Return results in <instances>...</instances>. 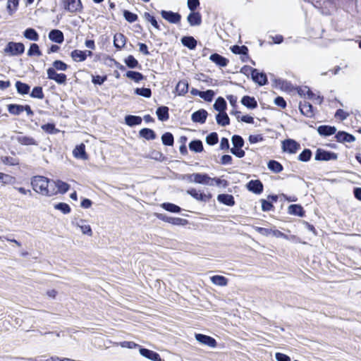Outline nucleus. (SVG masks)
I'll return each mask as SVG.
<instances>
[{
	"label": "nucleus",
	"instance_id": "1",
	"mask_svg": "<svg viewBox=\"0 0 361 361\" xmlns=\"http://www.w3.org/2000/svg\"><path fill=\"white\" fill-rule=\"evenodd\" d=\"M32 189L37 193L44 196H52L54 189L51 188V180L42 176H34L31 180Z\"/></svg>",
	"mask_w": 361,
	"mask_h": 361
},
{
	"label": "nucleus",
	"instance_id": "2",
	"mask_svg": "<svg viewBox=\"0 0 361 361\" xmlns=\"http://www.w3.org/2000/svg\"><path fill=\"white\" fill-rule=\"evenodd\" d=\"M194 180L195 183L207 185L210 186L214 185V184L216 185H220L221 184L224 185H226V180L216 178H212L205 173H195Z\"/></svg>",
	"mask_w": 361,
	"mask_h": 361
},
{
	"label": "nucleus",
	"instance_id": "3",
	"mask_svg": "<svg viewBox=\"0 0 361 361\" xmlns=\"http://www.w3.org/2000/svg\"><path fill=\"white\" fill-rule=\"evenodd\" d=\"M25 51V46L21 42H8L4 49V53L8 56H18Z\"/></svg>",
	"mask_w": 361,
	"mask_h": 361
},
{
	"label": "nucleus",
	"instance_id": "4",
	"mask_svg": "<svg viewBox=\"0 0 361 361\" xmlns=\"http://www.w3.org/2000/svg\"><path fill=\"white\" fill-rule=\"evenodd\" d=\"M47 78L53 80L58 84L62 85L66 82L67 77L63 73H57L54 68H49L47 71Z\"/></svg>",
	"mask_w": 361,
	"mask_h": 361
},
{
	"label": "nucleus",
	"instance_id": "5",
	"mask_svg": "<svg viewBox=\"0 0 361 361\" xmlns=\"http://www.w3.org/2000/svg\"><path fill=\"white\" fill-rule=\"evenodd\" d=\"M62 4L64 9L71 13L79 11L82 8L80 0H63Z\"/></svg>",
	"mask_w": 361,
	"mask_h": 361
},
{
	"label": "nucleus",
	"instance_id": "6",
	"mask_svg": "<svg viewBox=\"0 0 361 361\" xmlns=\"http://www.w3.org/2000/svg\"><path fill=\"white\" fill-rule=\"evenodd\" d=\"M282 148L284 152L290 154H295L300 148V145L296 141L288 139L283 142Z\"/></svg>",
	"mask_w": 361,
	"mask_h": 361
},
{
	"label": "nucleus",
	"instance_id": "7",
	"mask_svg": "<svg viewBox=\"0 0 361 361\" xmlns=\"http://www.w3.org/2000/svg\"><path fill=\"white\" fill-rule=\"evenodd\" d=\"M161 17L167 20L170 23L177 24L181 20V16L178 13H175L171 11H164L162 10L161 11Z\"/></svg>",
	"mask_w": 361,
	"mask_h": 361
},
{
	"label": "nucleus",
	"instance_id": "8",
	"mask_svg": "<svg viewBox=\"0 0 361 361\" xmlns=\"http://www.w3.org/2000/svg\"><path fill=\"white\" fill-rule=\"evenodd\" d=\"M195 337L199 343L210 348H215L217 345L216 340L211 336L202 334H195Z\"/></svg>",
	"mask_w": 361,
	"mask_h": 361
},
{
	"label": "nucleus",
	"instance_id": "9",
	"mask_svg": "<svg viewBox=\"0 0 361 361\" xmlns=\"http://www.w3.org/2000/svg\"><path fill=\"white\" fill-rule=\"evenodd\" d=\"M51 188L54 189L53 195H56L57 193H66L70 186L68 183L61 181V180H51Z\"/></svg>",
	"mask_w": 361,
	"mask_h": 361
},
{
	"label": "nucleus",
	"instance_id": "10",
	"mask_svg": "<svg viewBox=\"0 0 361 361\" xmlns=\"http://www.w3.org/2000/svg\"><path fill=\"white\" fill-rule=\"evenodd\" d=\"M336 159L337 156L335 153L326 152L321 149H318L315 154L316 160L329 161Z\"/></svg>",
	"mask_w": 361,
	"mask_h": 361
},
{
	"label": "nucleus",
	"instance_id": "11",
	"mask_svg": "<svg viewBox=\"0 0 361 361\" xmlns=\"http://www.w3.org/2000/svg\"><path fill=\"white\" fill-rule=\"evenodd\" d=\"M252 80L259 85H264L267 82L266 74L259 73L257 69H252L251 73Z\"/></svg>",
	"mask_w": 361,
	"mask_h": 361
},
{
	"label": "nucleus",
	"instance_id": "12",
	"mask_svg": "<svg viewBox=\"0 0 361 361\" xmlns=\"http://www.w3.org/2000/svg\"><path fill=\"white\" fill-rule=\"evenodd\" d=\"M247 189L256 194H260L263 190V185L259 180H252L247 185Z\"/></svg>",
	"mask_w": 361,
	"mask_h": 361
},
{
	"label": "nucleus",
	"instance_id": "13",
	"mask_svg": "<svg viewBox=\"0 0 361 361\" xmlns=\"http://www.w3.org/2000/svg\"><path fill=\"white\" fill-rule=\"evenodd\" d=\"M187 193L191 195L193 198L196 199L197 200L207 202L210 200L212 197V195L210 194H204L199 192L195 189H190L187 190Z\"/></svg>",
	"mask_w": 361,
	"mask_h": 361
},
{
	"label": "nucleus",
	"instance_id": "14",
	"mask_svg": "<svg viewBox=\"0 0 361 361\" xmlns=\"http://www.w3.org/2000/svg\"><path fill=\"white\" fill-rule=\"evenodd\" d=\"M207 112L204 109H200L192 114L191 118L193 122L204 123L207 119Z\"/></svg>",
	"mask_w": 361,
	"mask_h": 361
},
{
	"label": "nucleus",
	"instance_id": "15",
	"mask_svg": "<svg viewBox=\"0 0 361 361\" xmlns=\"http://www.w3.org/2000/svg\"><path fill=\"white\" fill-rule=\"evenodd\" d=\"M187 20L191 26H198L202 23L201 15L198 12L191 11L188 16Z\"/></svg>",
	"mask_w": 361,
	"mask_h": 361
},
{
	"label": "nucleus",
	"instance_id": "16",
	"mask_svg": "<svg viewBox=\"0 0 361 361\" xmlns=\"http://www.w3.org/2000/svg\"><path fill=\"white\" fill-rule=\"evenodd\" d=\"M73 154L75 158L82 160H86L88 158L85 152V146L84 144L76 146L73 151Z\"/></svg>",
	"mask_w": 361,
	"mask_h": 361
},
{
	"label": "nucleus",
	"instance_id": "17",
	"mask_svg": "<svg viewBox=\"0 0 361 361\" xmlns=\"http://www.w3.org/2000/svg\"><path fill=\"white\" fill-rule=\"evenodd\" d=\"M49 38L51 41L58 44H61L64 39L63 34L59 30H52L50 31Z\"/></svg>",
	"mask_w": 361,
	"mask_h": 361
},
{
	"label": "nucleus",
	"instance_id": "18",
	"mask_svg": "<svg viewBox=\"0 0 361 361\" xmlns=\"http://www.w3.org/2000/svg\"><path fill=\"white\" fill-rule=\"evenodd\" d=\"M140 353L143 357H147L151 360H153V361H160L161 360L159 355L157 353L154 352L152 350H148L146 348H140Z\"/></svg>",
	"mask_w": 361,
	"mask_h": 361
},
{
	"label": "nucleus",
	"instance_id": "19",
	"mask_svg": "<svg viewBox=\"0 0 361 361\" xmlns=\"http://www.w3.org/2000/svg\"><path fill=\"white\" fill-rule=\"evenodd\" d=\"M217 200L227 206H233L235 204L234 197L228 194H220L217 196Z\"/></svg>",
	"mask_w": 361,
	"mask_h": 361
},
{
	"label": "nucleus",
	"instance_id": "20",
	"mask_svg": "<svg viewBox=\"0 0 361 361\" xmlns=\"http://www.w3.org/2000/svg\"><path fill=\"white\" fill-rule=\"evenodd\" d=\"M209 59L216 63V65L221 66V67H225L227 66L228 63V60L226 59L225 57L218 54H213L209 56Z\"/></svg>",
	"mask_w": 361,
	"mask_h": 361
},
{
	"label": "nucleus",
	"instance_id": "21",
	"mask_svg": "<svg viewBox=\"0 0 361 361\" xmlns=\"http://www.w3.org/2000/svg\"><path fill=\"white\" fill-rule=\"evenodd\" d=\"M317 131L321 135L329 136L335 134L336 128L334 126H321L318 128Z\"/></svg>",
	"mask_w": 361,
	"mask_h": 361
},
{
	"label": "nucleus",
	"instance_id": "22",
	"mask_svg": "<svg viewBox=\"0 0 361 361\" xmlns=\"http://www.w3.org/2000/svg\"><path fill=\"white\" fill-rule=\"evenodd\" d=\"M243 106L248 109H255L257 106V102L254 97L250 96H244L241 99Z\"/></svg>",
	"mask_w": 361,
	"mask_h": 361
},
{
	"label": "nucleus",
	"instance_id": "23",
	"mask_svg": "<svg viewBox=\"0 0 361 361\" xmlns=\"http://www.w3.org/2000/svg\"><path fill=\"white\" fill-rule=\"evenodd\" d=\"M71 56L72 59L76 62L84 61L87 58V52L75 49L71 52Z\"/></svg>",
	"mask_w": 361,
	"mask_h": 361
},
{
	"label": "nucleus",
	"instance_id": "24",
	"mask_svg": "<svg viewBox=\"0 0 361 361\" xmlns=\"http://www.w3.org/2000/svg\"><path fill=\"white\" fill-rule=\"evenodd\" d=\"M300 110L307 117H312L313 116L312 106L309 102H304V103H300Z\"/></svg>",
	"mask_w": 361,
	"mask_h": 361
},
{
	"label": "nucleus",
	"instance_id": "25",
	"mask_svg": "<svg viewBox=\"0 0 361 361\" xmlns=\"http://www.w3.org/2000/svg\"><path fill=\"white\" fill-rule=\"evenodd\" d=\"M16 140L23 145H37L35 140L30 136L18 135L16 137Z\"/></svg>",
	"mask_w": 361,
	"mask_h": 361
},
{
	"label": "nucleus",
	"instance_id": "26",
	"mask_svg": "<svg viewBox=\"0 0 361 361\" xmlns=\"http://www.w3.org/2000/svg\"><path fill=\"white\" fill-rule=\"evenodd\" d=\"M126 42V37L121 33H116L114 37V44L118 49L123 48Z\"/></svg>",
	"mask_w": 361,
	"mask_h": 361
},
{
	"label": "nucleus",
	"instance_id": "27",
	"mask_svg": "<svg viewBox=\"0 0 361 361\" xmlns=\"http://www.w3.org/2000/svg\"><path fill=\"white\" fill-rule=\"evenodd\" d=\"M156 114L157 115L159 120L161 121H167L169 118V108L167 106H163L159 107L156 111Z\"/></svg>",
	"mask_w": 361,
	"mask_h": 361
},
{
	"label": "nucleus",
	"instance_id": "28",
	"mask_svg": "<svg viewBox=\"0 0 361 361\" xmlns=\"http://www.w3.org/2000/svg\"><path fill=\"white\" fill-rule=\"evenodd\" d=\"M336 137L338 142H351L355 140V137L350 134H348L345 132H338Z\"/></svg>",
	"mask_w": 361,
	"mask_h": 361
},
{
	"label": "nucleus",
	"instance_id": "29",
	"mask_svg": "<svg viewBox=\"0 0 361 361\" xmlns=\"http://www.w3.org/2000/svg\"><path fill=\"white\" fill-rule=\"evenodd\" d=\"M214 108L219 113H225V110L226 109V102L225 99L221 97H218L214 104Z\"/></svg>",
	"mask_w": 361,
	"mask_h": 361
},
{
	"label": "nucleus",
	"instance_id": "30",
	"mask_svg": "<svg viewBox=\"0 0 361 361\" xmlns=\"http://www.w3.org/2000/svg\"><path fill=\"white\" fill-rule=\"evenodd\" d=\"M23 36L30 40H32V41H38L39 40V35L36 32V30L33 28H27L23 32Z\"/></svg>",
	"mask_w": 361,
	"mask_h": 361
},
{
	"label": "nucleus",
	"instance_id": "31",
	"mask_svg": "<svg viewBox=\"0 0 361 361\" xmlns=\"http://www.w3.org/2000/svg\"><path fill=\"white\" fill-rule=\"evenodd\" d=\"M126 123L129 126L139 125L142 123V118L137 116L128 115L125 117Z\"/></svg>",
	"mask_w": 361,
	"mask_h": 361
},
{
	"label": "nucleus",
	"instance_id": "32",
	"mask_svg": "<svg viewBox=\"0 0 361 361\" xmlns=\"http://www.w3.org/2000/svg\"><path fill=\"white\" fill-rule=\"evenodd\" d=\"M288 213L299 216H304L303 208L299 204H291L288 207Z\"/></svg>",
	"mask_w": 361,
	"mask_h": 361
},
{
	"label": "nucleus",
	"instance_id": "33",
	"mask_svg": "<svg viewBox=\"0 0 361 361\" xmlns=\"http://www.w3.org/2000/svg\"><path fill=\"white\" fill-rule=\"evenodd\" d=\"M76 226H78L83 234L88 235L89 236L92 235V231L90 225L86 224L83 220H80L76 223Z\"/></svg>",
	"mask_w": 361,
	"mask_h": 361
},
{
	"label": "nucleus",
	"instance_id": "34",
	"mask_svg": "<svg viewBox=\"0 0 361 361\" xmlns=\"http://www.w3.org/2000/svg\"><path fill=\"white\" fill-rule=\"evenodd\" d=\"M181 42L190 49H195L197 45V41L193 37H184L181 39Z\"/></svg>",
	"mask_w": 361,
	"mask_h": 361
},
{
	"label": "nucleus",
	"instance_id": "35",
	"mask_svg": "<svg viewBox=\"0 0 361 361\" xmlns=\"http://www.w3.org/2000/svg\"><path fill=\"white\" fill-rule=\"evenodd\" d=\"M216 123L221 126H226L229 124V118L227 114L225 113H219L216 116Z\"/></svg>",
	"mask_w": 361,
	"mask_h": 361
},
{
	"label": "nucleus",
	"instance_id": "36",
	"mask_svg": "<svg viewBox=\"0 0 361 361\" xmlns=\"http://www.w3.org/2000/svg\"><path fill=\"white\" fill-rule=\"evenodd\" d=\"M178 95H184L188 90V83L185 80L179 81L176 87Z\"/></svg>",
	"mask_w": 361,
	"mask_h": 361
},
{
	"label": "nucleus",
	"instance_id": "37",
	"mask_svg": "<svg viewBox=\"0 0 361 361\" xmlns=\"http://www.w3.org/2000/svg\"><path fill=\"white\" fill-rule=\"evenodd\" d=\"M211 281L217 286H225L228 283V279L223 276L219 275L213 276L211 277Z\"/></svg>",
	"mask_w": 361,
	"mask_h": 361
},
{
	"label": "nucleus",
	"instance_id": "38",
	"mask_svg": "<svg viewBox=\"0 0 361 361\" xmlns=\"http://www.w3.org/2000/svg\"><path fill=\"white\" fill-rule=\"evenodd\" d=\"M166 222L171 224L173 225H185L187 222L185 219L178 218V217H167L164 216L161 218Z\"/></svg>",
	"mask_w": 361,
	"mask_h": 361
},
{
	"label": "nucleus",
	"instance_id": "39",
	"mask_svg": "<svg viewBox=\"0 0 361 361\" xmlns=\"http://www.w3.org/2000/svg\"><path fill=\"white\" fill-rule=\"evenodd\" d=\"M0 181L3 185H13L16 183V178L1 172Z\"/></svg>",
	"mask_w": 361,
	"mask_h": 361
},
{
	"label": "nucleus",
	"instance_id": "40",
	"mask_svg": "<svg viewBox=\"0 0 361 361\" xmlns=\"http://www.w3.org/2000/svg\"><path fill=\"white\" fill-rule=\"evenodd\" d=\"M23 107L24 106L19 104H9L8 106V111L13 115H19L24 111Z\"/></svg>",
	"mask_w": 361,
	"mask_h": 361
},
{
	"label": "nucleus",
	"instance_id": "41",
	"mask_svg": "<svg viewBox=\"0 0 361 361\" xmlns=\"http://www.w3.org/2000/svg\"><path fill=\"white\" fill-rule=\"evenodd\" d=\"M140 135L141 137L145 138L146 140H154L156 137L155 133L149 128L142 129L140 131Z\"/></svg>",
	"mask_w": 361,
	"mask_h": 361
},
{
	"label": "nucleus",
	"instance_id": "42",
	"mask_svg": "<svg viewBox=\"0 0 361 361\" xmlns=\"http://www.w3.org/2000/svg\"><path fill=\"white\" fill-rule=\"evenodd\" d=\"M16 87L18 92L20 94H25L29 92L30 86L27 84L17 81L16 82Z\"/></svg>",
	"mask_w": 361,
	"mask_h": 361
},
{
	"label": "nucleus",
	"instance_id": "43",
	"mask_svg": "<svg viewBox=\"0 0 361 361\" xmlns=\"http://www.w3.org/2000/svg\"><path fill=\"white\" fill-rule=\"evenodd\" d=\"M189 148L195 152H201L203 150L202 142L200 140H193L190 142Z\"/></svg>",
	"mask_w": 361,
	"mask_h": 361
},
{
	"label": "nucleus",
	"instance_id": "44",
	"mask_svg": "<svg viewBox=\"0 0 361 361\" xmlns=\"http://www.w3.org/2000/svg\"><path fill=\"white\" fill-rule=\"evenodd\" d=\"M268 168L269 170L274 173H279L283 170L282 165L279 162L274 160H271L269 161Z\"/></svg>",
	"mask_w": 361,
	"mask_h": 361
},
{
	"label": "nucleus",
	"instance_id": "45",
	"mask_svg": "<svg viewBox=\"0 0 361 361\" xmlns=\"http://www.w3.org/2000/svg\"><path fill=\"white\" fill-rule=\"evenodd\" d=\"M1 161L5 165L16 166L19 164V160L16 157H1Z\"/></svg>",
	"mask_w": 361,
	"mask_h": 361
},
{
	"label": "nucleus",
	"instance_id": "46",
	"mask_svg": "<svg viewBox=\"0 0 361 361\" xmlns=\"http://www.w3.org/2000/svg\"><path fill=\"white\" fill-rule=\"evenodd\" d=\"M162 208L168 212H171L173 213H179L180 212V208L172 203H163L161 204Z\"/></svg>",
	"mask_w": 361,
	"mask_h": 361
},
{
	"label": "nucleus",
	"instance_id": "47",
	"mask_svg": "<svg viewBox=\"0 0 361 361\" xmlns=\"http://www.w3.org/2000/svg\"><path fill=\"white\" fill-rule=\"evenodd\" d=\"M27 55L29 56H40L42 52L39 50V46L37 44H31L30 49L27 51Z\"/></svg>",
	"mask_w": 361,
	"mask_h": 361
},
{
	"label": "nucleus",
	"instance_id": "48",
	"mask_svg": "<svg viewBox=\"0 0 361 361\" xmlns=\"http://www.w3.org/2000/svg\"><path fill=\"white\" fill-rule=\"evenodd\" d=\"M161 140L164 145L171 146L173 144V136L171 133H165L161 136Z\"/></svg>",
	"mask_w": 361,
	"mask_h": 361
},
{
	"label": "nucleus",
	"instance_id": "49",
	"mask_svg": "<svg viewBox=\"0 0 361 361\" xmlns=\"http://www.w3.org/2000/svg\"><path fill=\"white\" fill-rule=\"evenodd\" d=\"M126 76L135 82H139L143 79V75L140 73L135 71H128L126 73Z\"/></svg>",
	"mask_w": 361,
	"mask_h": 361
},
{
	"label": "nucleus",
	"instance_id": "50",
	"mask_svg": "<svg viewBox=\"0 0 361 361\" xmlns=\"http://www.w3.org/2000/svg\"><path fill=\"white\" fill-rule=\"evenodd\" d=\"M54 209L61 211L63 214H68L71 212L70 206L63 202H60L54 205Z\"/></svg>",
	"mask_w": 361,
	"mask_h": 361
},
{
	"label": "nucleus",
	"instance_id": "51",
	"mask_svg": "<svg viewBox=\"0 0 361 361\" xmlns=\"http://www.w3.org/2000/svg\"><path fill=\"white\" fill-rule=\"evenodd\" d=\"M144 18L146 20L149 22L155 29L158 30H160V26L154 16H151L149 13L145 12L144 13Z\"/></svg>",
	"mask_w": 361,
	"mask_h": 361
},
{
	"label": "nucleus",
	"instance_id": "52",
	"mask_svg": "<svg viewBox=\"0 0 361 361\" xmlns=\"http://www.w3.org/2000/svg\"><path fill=\"white\" fill-rule=\"evenodd\" d=\"M214 92L212 90H208L204 92H201L200 98L203 99L207 102H211L214 97Z\"/></svg>",
	"mask_w": 361,
	"mask_h": 361
},
{
	"label": "nucleus",
	"instance_id": "53",
	"mask_svg": "<svg viewBox=\"0 0 361 361\" xmlns=\"http://www.w3.org/2000/svg\"><path fill=\"white\" fill-rule=\"evenodd\" d=\"M231 51L235 54H247L248 49L245 46H238L235 45L231 47Z\"/></svg>",
	"mask_w": 361,
	"mask_h": 361
},
{
	"label": "nucleus",
	"instance_id": "54",
	"mask_svg": "<svg viewBox=\"0 0 361 361\" xmlns=\"http://www.w3.org/2000/svg\"><path fill=\"white\" fill-rule=\"evenodd\" d=\"M312 152L309 149H304L298 156V159L301 161H307L310 159Z\"/></svg>",
	"mask_w": 361,
	"mask_h": 361
},
{
	"label": "nucleus",
	"instance_id": "55",
	"mask_svg": "<svg viewBox=\"0 0 361 361\" xmlns=\"http://www.w3.org/2000/svg\"><path fill=\"white\" fill-rule=\"evenodd\" d=\"M52 68H54L55 71L58 70L65 71L68 68V65L60 60H56L53 62Z\"/></svg>",
	"mask_w": 361,
	"mask_h": 361
},
{
	"label": "nucleus",
	"instance_id": "56",
	"mask_svg": "<svg viewBox=\"0 0 361 361\" xmlns=\"http://www.w3.org/2000/svg\"><path fill=\"white\" fill-rule=\"evenodd\" d=\"M135 94H137L138 95H141V96L147 97V98L150 97L151 94H152L151 90L149 88H145V87L136 88L135 90Z\"/></svg>",
	"mask_w": 361,
	"mask_h": 361
},
{
	"label": "nucleus",
	"instance_id": "57",
	"mask_svg": "<svg viewBox=\"0 0 361 361\" xmlns=\"http://www.w3.org/2000/svg\"><path fill=\"white\" fill-rule=\"evenodd\" d=\"M29 361H65V358L61 360L58 357H49L46 356L38 357L35 359L30 358Z\"/></svg>",
	"mask_w": 361,
	"mask_h": 361
},
{
	"label": "nucleus",
	"instance_id": "58",
	"mask_svg": "<svg viewBox=\"0 0 361 361\" xmlns=\"http://www.w3.org/2000/svg\"><path fill=\"white\" fill-rule=\"evenodd\" d=\"M30 96L34 98L43 99L44 94L41 87H35L32 89Z\"/></svg>",
	"mask_w": 361,
	"mask_h": 361
},
{
	"label": "nucleus",
	"instance_id": "59",
	"mask_svg": "<svg viewBox=\"0 0 361 361\" xmlns=\"http://www.w3.org/2000/svg\"><path fill=\"white\" fill-rule=\"evenodd\" d=\"M125 63L130 68H135L138 66V61L131 55L126 59Z\"/></svg>",
	"mask_w": 361,
	"mask_h": 361
},
{
	"label": "nucleus",
	"instance_id": "60",
	"mask_svg": "<svg viewBox=\"0 0 361 361\" xmlns=\"http://www.w3.org/2000/svg\"><path fill=\"white\" fill-rule=\"evenodd\" d=\"M233 147H242L244 145V140L240 135H233L231 138Z\"/></svg>",
	"mask_w": 361,
	"mask_h": 361
},
{
	"label": "nucleus",
	"instance_id": "61",
	"mask_svg": "<svg viewBox=\"0 0 361 361\" xmlns=\"http://www.w3.org/2000/svg\"><path fill=\"white\" fill-rule=\"evenodd\" d=\"M206 142L208 145H214L218 142V135L216 133H212L206 137Z\"/></svg>",
	"mask_w": 361,
	"mask_h": 361
},
{
	"label": "nucleus",
	"instance_id": "62",
	"mask_svg": "<svg viewBox=\"0 0 361 361\" xmlns=\"http://www.w3.org/2000/svg\"><path fill=\"white\" fill-rule=\"evenodd\" d=\"M123 16L125 19L129 23H133L137 19V16L136 14L126 10L123 11Z\"/></svg>",
	"mask_w": 361,
	"mask_h": 361
},
{
	"label": "nucleus",
	"instance_id": "63",
	"mask_svg": "<svg viewBox=\"0 0 361 361\" xmlns=\"http://www.w3.org/2000/svg\"><path fill=\"white\" fill-rule=\"evenodd\" d=\"M19 0H8L7 2V9L8 10L10 13H12L14 11L18 5Z\"/></svg>",
	"mask_w": 361,
	"mask_h": 361
},
{
	"label": "nucleus",
	"instance_id": "64",
	"mask_svg": "<svg viewBox=\"0 0 361 361\" xmlns=\"http://www.w3.org/2000/svg\"><path fill=\"white\" fill-rule=\"evenodd\" d=\"M254 229L260 233L262 235L268 236L271 235V228H262V227H258V226H254Z\"/></svg>",
	"mask_w": 361,
	"mask_h": 361
}]
</instances>
